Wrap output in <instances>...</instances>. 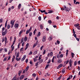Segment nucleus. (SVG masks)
Segmentation results:
<instances>
[{
    "instance_id": "obj_12",
    "label": "nucleus",
    "mask_w": 80,
    "mask_h": 80,
    "mask_svg": "<svg viewBox=\"0 0 80 80\" xmlns=\"http://www.w3.org/2000/svg\"><path fill=\"white\" fill-rule=\"evenodd\" d=\"M80 25V24H74V26L75 27H76L77 28V27H78V26H79Z\"/></svg>"
},
{
    "instance_id": "obj_19",
    "label": "nucleus",
    "mask_w": 80,
    "mask_h": 80,
    "mask_svg": "<svg viewBox=\"0 0 80 80\" xmlns=\"http://www.w3.org/2000/svg\"><path fill=\"white\" fill-rule=\"evenodd\" d=\"M29 66H27L25 69V71L26 72H27V71H28V68H29Z\"/></svg>"
},
{
    "instance_id": "obj_44",
    "label": "nucleus",
    "mask_w": 80,
    "mask_h": 80,
    "mask_svg": "<svg viewBox=\"0 0 80 80\" xmlns=\"http://www.w3.org/2000/svg\"><path fill=\"white\" fill-rule=\"evenodd\" d=\"M32 35V32H30L29 33V35L30 36V37H31Z\"/></svg>"
},
{
    "instance_id": "obj_47",
    "label": "nucleus",
    "mask_w": 80,
    "mask_h": 80,
    "mask_svg": "<svg viewBox=\"0 0 80 80\" xmlns=\"http://www.w3.org/2000/svg\"><path fill=\"white\" fill-rule=\"evenodd\" d=\"M62 78V76H60L58 78V79L57 80H60V79H61V78Z\"/></svg>"
},
{
    "instance_id": "obj_6",
    "label": "nucleus",
    "mask_w": 80,
    "mask_h": 80,
    "mask_svg": "<svg viewBox=\"0 0 80 80\" xmlns=\"http://www.w3.org/2000/svg\"><path fill=\"white\" fill-rule=\"evenodd\" d=\"M63 66V64H60L59 65H58V66L57 67L58 69H59L60 68H61V67H62Z\"/></svg>"
},
{
    "instance_id": "obj_63",
    "label": "nucleus",
    "mask_w": 80,
    "mask_h": 80,
    "mask_svg": "<svg viewBox=\"0 0 80 80\" xmlns=\"http://www.w3.org/2000/svg\"><path fill=\"white\" fill-rule=\"evenodd\" d=\"M78 42H79V39L78 38H76Z\"/></svg>"
},
{
    "instance_id": "obj_24",
    "label": "nucleus",
    "mask_w": 80,
    "mask_h": 80,
    "mask_svg": "<svg viewBox=\"0 0 80 80\" xmlns=\"http://www.w3.org/2000/svg\"><path fill=\"white\" fill-rule=\"evenodd\" d=\"M32 26H31L30 27V28L29 29L28 31H29V32H31V31H32Z\"/></svg>"
},
{
    "instance_id": "obj_59",
    "label": "nucleus",
    "mask_w": 80,
    "mask_h": 80,
    "mask_svg": "<svg viewBox=\"0 0 80 80\" xmlns=\"http://www.w3.org/2000/svg\"><path fill=\"white\" fill-rule=\"evenodd\" d=\"M70 79V75L69 76V78H67V80H69Z\"/></svg>"
},
{
    "instance_id": "obj_46",
    "label": "nucleus",
    "mask_w": 80,
    "mask_h": 80,
    "mask_svg": "<svg viewBox=\"0 0 80 80\" xmlns=\"http://www.w3.org/2000/svg\"><path fill=\"white\" fill-rule=\"evenodd\" d=\"M29 32H30L29 31L27 30L26 31V34H28V33H29Z\"/></svg>"
},
{
    "instance_id": "obj_9",
    "label": "nucleus",
    "mask_w": 80,
    "mask_h": 80,
    "mask_svg": "<svg viewBox=\"0 0 80 80\" xmlns=\"http://www.w3.org/2000/svg\"><path fill=\"white\" fill-rule=\"evenodd\" d=\"M24 78V75H22L19 78V79L20 80H22V79H23V78Z\"/></svg>"
},
{
    "instance_id": "obj_16",
    "label": "nucleus",
    "mask_w": 80,
    "mask_h": 80,
    "mask_svg": "<svg viewBox=\"0 0 80 80\" xmlns=\"http://www.w3.org/2000/svg\"><path fill=\"white\" fill-rule=\"evenodd\" d=\"M22 71H19V73H18L19 77H20V74H21V73H22Z\"/></svg>"
},
{
    "instance_id": "obj_62",
    "label": "nucleus",
    "mask_w": 80,
    "mask_h": 80,
    "mask_svg": "<svg viewBox=\"0 0 80 80\" xmlns=\"http://www.w3.org/2000/svg\"><path fill=\"white\" fill-rule=\"evenodd\" d=\"M25 61H26V63H28V59H26Z\"/></svg>"
},
{
    "instance_id": "obj_26",
    "label": "nucleus",
    "mask_w": 80,
    "mask_h": 80,
    "mask_svg": "<svg viewBox=\"0 0 80 80\" xmlns=\"http://www.w3.org/2000/svg\"><path fill=\"white\" fill-rule=\"evenodd\" d=\"M15 58V56H13V58H12V62H13V61H14Z\"/></svg>"
},
{
    "instance_id": "obj_23",
    "label": "nucleus",
    "mask_w": 80,
    "mask_h": 80,
    "mask_svg": "<svg viewBox=\"0 0 80 80\" xmlns=\"http://www.w3.org/2000/svg\"><path fill=\"white\" fill-rule=\"evenodd\" d=\"M49 54L50 57H52V56H53V52H50Z\"/></svg>"
},
{
    "instance_id": "obj_15",
    "label": "nucleus",
    "mask_w": 80,
    "mask_h": 80,
    "mask_svg": "<svg viewBox=\"0 0 80 80\" xmlns=\"http://www.w3.org/2000/svg\"><path fill=\"white\" fill-rule=\"evenodd\" d=\"M19 54H20V52H18L17 53L16 57H17L18 58V57H19Z\"/></svg>"
},
{
    "instance_id": "obj_21",
    "label": "nucleus",
    "mask_w": 80,
    "mask_h": 80,
    "mask_svg": "<svg viewBox=\"0 0 80 80\" xmlns=\"http://www.w3.org/2000/svg\"><path fill=\"white\" fill-rule=\"evenodd\" d=\"M37 45V43H36L34 44L33 46V48H35L36 46Z\"/></svg>"
},
{
    "instance_id": "obj_1",
    "label": "nucleus",
    "mask_w": 80,
    "mask_h": 80,
    "mask_svg": "<svg viewBox=\"0 0 80 80\" xmlns=\"http://www.w3.org/2000/svg\"><path fill=\"white\" fill-rule=\"evenodd\" d=\"M4 30L5 31H4ZM7 33V29H6L5 30V28H3L2 29V36H4Z\"/></svg>"
},
{
    "instance_id": "obj_13",
    "label": "nucleus",
    "mask_w": 80,
    "mask_h": 80,
    "mask_svg": "<svg viewBox=\"0 0 80 80\" xmlns=\"http://www.w3.org/2000/svg\"><path fill=\"white\" fill-rule=\"evenodd\" d=\"M21 7H22V4H19L18 7V9H20L21 8Z\"/></svg>"
},
{
    "instance_id": "obj_60",
    "label": "nucleus",
    "mask_w": 80,
    "mask_h": 80,
    "mask_svg": "<svg viewBox=\"0 0 80 80\" xmlns=\"http://www.w3.org/2000/svg\"><path fill=\"white\" fill-rule=\"evenodd\" d=\"M32 52L30 51V53H29V55H32Z\"/></svg>"
},
{
    "instance_id": "obj_31",
    "label": "nucleus",
    "mask_w": 80,
    "mask_h": 80,
    "mask_svg": "<svg viewBox=\"0 0 80 80\" xmlns=\"http://www.w3.org/2000/svg\"><path fill=\"white\" fill-rule=\"evenodd\" d=\"M43 62V59H41L40 61L39 62V63H41Z\"/></svg>"
},
{
    "instance_id": "obj_7",
    "label": "nucleus",
    "mask_w": 80,
    "mask_h": 80,
    "mask_svg": "<svg viewBox=\"0 0 80 80\" xmlns=\"http://www.w3.org/2000/svg\"><path fill=\"white\" fill-rule=\"evenodd\" d=\"M62 62V61L61 59H59L58 60V62L59 63H60Z\"/></svg>"
},
{
    "instance_id": "obj_36",
    "label": "nucleus",
    "mask_w": 80,
    "mask_h": 80,
    "mask_svg": "<svg viewBox=\"0 0 80 80\" xmlns=\"http://www.w3.org/2000/svg\"><path fill=\"white\" fill-rule=\"evenodd\" d=\"M20 42H19L18 44V48H19L20 47Z\"/></svg>"
},
{
    "instance_id": "obj_20",
    "label": "nucleus",
    "mask_w": 80,
    "mask_h": 80,
    "mask_svg": "<svg viewBox=\"0 0 80 80\" xmlns=\"http://www.w3.org/2000/svg\"><path fill=\"white\" fill-rule=\"evenodd\" d=\"M52 39H53V38H52L51 37V36H50L48 38V40H49V41L52 40Z\"/></svg>"
},
{
    "instance_id": "obj_48",
    "label": "nucleus",
    "mask_w": 80,
    "mask_h": 80,
    "mask_svg": "<svg viewBox=\"0 0 80 80\" xmlns=\"http://www.w3.org/2000/svg\"><path fill=\"white\" fill-rule=\"evenodd\" d=\"M76 28H77V29H78V30H80V26H78Z\"/></svg>"
},
{
    "instance_id": "obj_8",
    "label": "nucleus",
    "mask_w": 80,
    "mask_h": 80,
    "mask_svg": "<svg viewBox=\"0 0 80 80\" xmlns=\"http://www.w3.org/2000/svg\"><path fill=\"white\" fill-rule=\"evenodd\" d=\"M14 27L16 28H17L18 27V23H16L14 25Z\"/></svg>"
},
{
    "instance_id": "obj_14",
    "label": "nucleus",
    "mask_w": 80,
    "mask_h": 80,
    "mask_svg": "<svg viewBox=\"0 0 80 80\" xmlns=\"http://www.w3.org/2000/svg\"><path fill=\"white\" fill-rule=\"evenodd\" d=\"M7 37H5L4 38V41L5 43V44H6L7 42Z\"/></svg>"
},
{
    "instance_id": "obj_53",
    "label": "nucleus",
    "mask_w": 80,
    "mask_h": 80,
    "mask_svg": "<svg viewBox=\"0 0 80 80\" xmlns=\"http://www.w3.org/2000/svg\"><path fill=\"white\" fill-rule=\"evenodd\" d=\"M73 36L75 37V38H77V35L75 34H73Z\"/></svg>"
},
{
    "instance_id": "obj_3",
    "label": "nucleus",
    "mask_w": 80,
    "mask_h": 80,
    "mask_svg": "<svg viewBox=\"0 0 80 80\" xmlns=\"http://www.w3.org/2000/svg\"><path fill=\"white\" fill-rule=\"evenodd\" d=\"M73 61L72 60V59H70L69 62V64L70 67L72 68V66Z\"/></svg>"
},
{
    "instance_id": "obj_33",
    "label": "nucleus",
    "mask_w": 80,
    "mask_h": 80,
    "mask_svg": "<svg viewBox=\"0 0 80 80\" xmlns=\"http://www.w3.org/2000/svg\"><path fill=\"white\" fill-rule=\"evenodd\" d=\"M24 39V38H22L21 39V43H23V39Z\"/></svg>"
},
{
    "instance_id": "obj_5",
    "label": "nucleus",
    "mask_w": 80,
    "mask_h": 80,
    "mask_svg": "<svg viewBox=\"0 0 80 80\" xmlns=\"http://www.w3.org/2000/svg\"><path fill=\"white\" fill-rule=\"evenodd\" d=\"M26 55H24L23 56V57L21 59L22 62H23V61L24 60H25V58H26Z\"/></svg>"
},
{
    "instance_id": "obj_35",
    "label": "nucleus",
    "mask_w": 80,
    "mask_h": 80,
    "mask_svg": "<svg viewBox=\"0 0 80 80\" xmlns=\"http://www.w3.org/2000/svg\"><path fill=\"white\" fill-rule=\"evenodd\" d=\"M37 32V29H35V30H34L33 31V33H34V35H35V33H36V32Z\"/></svg>"
},
{
    "instance_id": "obj_10",
    "label": "nucleus",
    "mask_w": 80,
    "mask_h": 80,
    "mask_svg": "<svg viewBox=\"0 0 80 80\" xmlns=\"http://www.w3.org/2000/svg\"><path fill=\"white\" fill-rule=\"evenodd\" d=\"M64 10H66L67 12V11H68V12H69V10H68V8H67L66 6H65V8H64Z\"/></svg>"
},
{
    "instance_id": "obj_22",
    "label": "nucleus",
    "mask_w": 80,
    "mask_h": 80,
    "mask_svg": "<svg viewBox=\"0 0 80 80\" xmlns=\"http://www.w3.org/2000/svg\"><path fill=\"white\" fill-rule=\"evenodd\" d=\"M23 33V30H21L19 33V35H21V34H22Z\"/></svg>"
},
{
    "instance_id": "obj_43",
    "label": "nucleus",
    "mask_w": 80,
    "mask_h": 80,
    "mask_svg": "<svg viewBox=\"0 0 80 80\" xmlns=\"http://www.w3.org/2000/svg\"><path fill=\"white\" fill-rule=\"evenodd\" d=\"M20 50L21 52H23V48H21Z\"/></svg>"
},
{
    "instance_id": "obj_52",
    "label": "nucleus",
    "mask_w": 80,
    "mask_h": 80,
    "mask_svg": "<svg viewBox=\"0 0 80 80\" xmlns=\"http://www.w3.org/2000/svg\"><path fill=\"white\" fill-rule=\"evenodd\" d=\"M14 46H13L12 47V50H11V51L12 52V51H13V50H14Z\"/></svg>"
},
{
    "instance_id": "obj_28",
    "label": "nucleus",
    "mask_w": 80,
    "mask_h": 80,
    "mask_svg": "<svg viewBox=\"0 0 80 80\" xmlns=\"http://www.w3.org/2000/svg\"><path fill=\"white\" fill-rule=\"evenodd\" d=\"M38 19L39 21H41V20H42V18L41 17V16L39 17Z\"/></svg>"
},
{
    "instance_id": "obj_32",
    "label": "nucleus",
    "mask_w": 80,
    "mask_h": 80,
    "mask_svg": "<svg viewBox=\"0 0 80 80\" xmlns=\"http://www.w3.org/2000/svg\"><path fill=\"white\" fill-rule=\"evenodd\" d=\"M16 60L17 61H19L20 60V58H16Z\"/></svg>"
},
{
    "instance_id": "obj_51",
    "label": "nucleus",
    "mask_w": 80,
    "mask_h": 80,
    "mask_svg": "<svg viewBox=\"0 0 80 80\" xmlns=\"http://www.w3.org/2000/svg\"><path fill=\"white\" fill-rule=\"evenodd\" d=\"M7 22H6L5 24V28H6V27H7Z\"/></svg>"
},
{
    "instance_id": "obj_40",
    "label": "nucleus",
    "mask_w": 80,
    "mask_h": 80,
    "mask_svg": "<svg viewBox=\"0 0 80 80\" xmlns=\"http://www.w3.org/2000/svg\"><path fill=\"white\" fill-rule=\"evenodd\" d=\"M63 55L62 54H61L60 55V58H62V57H63Z\"/></svg>"
},
{
    "instance_id": "obj_45",
    "label": "nucleus",
    "mask_w": 80,
    "mask_h": 80,
    "mask_svg": "<svg viewBox=\"0 0 80 80\" xmlns=\"http://www.w3.org/2000/svg\"><path fill=\"white\" fill-rule=\"evenodd\" d=\"M48 22L49 23V24H51V23H52V21H51V20H50L48 21Z\"/></svg>"
},
{
    "instance_id": "obj_56",
    "label": "nucleus",
    "mask_w": 80,
    "mask_h": 80,
    "mask_svg": "<svg viewBox=\"0 0 80 80\" xmlns=\"http://www.w3.org/2000/svg\"><path fill=\"white\" fill-rule=\"evenodd\" d=\"M60 19V17L58 16H57L56 17V19H57V20H58Z\"/></svg>"
},
{
    "instance_id": "obj_37",
    "label": "nucleus",
    "mask_w": 80,
    "mask_h": 80,
    "mask_svg": "<svg viewBox=\"0 0 80 80\" xmlns=\"http://www.w3.org/2000/svg\"><path fill=\"white\" fill-rule=\"evenodd\" d=\"M72 58H73V57H74V53L72 52Z\"/></svg>"
},
{
    "instance_id": "obj_50",
    "label": "nucleus",
    "mask_w": 80,
    "mask_h": 80,
    "mask_svg": "<svg viewBox=\"0 0 80 80\" xmlns=\"http://www.w3.org/2000/svg\"><path fill=\"white\" fill-rule=\"evenodd\" d=\"M29 46V43H27L26 46V47H28Z\"/></svg>"
},
{
    "instance_id": "obj_49",
    "label": "nucleus",
    "mask_w": 80,
    "mask_h": 80,
    "mask_svg": "<svg viewBox=\"0 0 80 80\" xmlns=\"http://www.w3.org/2000/svg\"><path fill=\"white\" fill-rule=\"evenodd\" d=\"M57 44H58V45H59V44L60 43V41L57 40Z\"/></svg>"
},
{
    "instance_id": "obj_25",
    "label": "nucleus",
    "mask_w": 80,
    "mask_h": 80,
    "mask_svg": "<svg viewBox=\"0 0 80 80\" xmlns=\"http://www.w3.org/2000/svg\"><path fill=\"white\" fill-rule=\"evenodd\" d=\"M65 69H63L62 71V73H65Z\"/></svg>"
},
{
    "instance_id": "obj_42",
    "label": "nucleus",
    "mask_w": 80,
    "mask_h": 80,
    "mask_svg": "<svg viewBox=\"0 0 80 80\" xmlns=\"http://www.w3.org/2000/svg\"><path fill=\"white\" fill-rule=\"evenodd\" d=\"M2 22H3V19L2 18H1L0 19V23H2Z\"/></svg>"
},
{
    "instance_id": "obj_38",
    "label": "nucleus",
    "mask_w": 80,
    "mask_h": 80,
    "mask_svg": "<svg viewBox=\"0 0 80 80\" xmlns=\"http://www.w3.org/2000/svg\"><path fill=\"white\" fill-rule=\"evenodd\" d=\"M44 47V46L43 45H42L41 48H40V49L41 50H42V49H43V48Z\"/></svg>"
},
{
    "instance_id": "obj_39",
    "label": "nucleus",
    "mask_w": 80,
    "mask_h": 80,
    "mask_svg": "<svg viewBox=\"0 0 80 80\" xmlns=\"http://www.w3.org/2000/svg\"><path fill=\"white\" fill-rule=\"evenodd\" d=\"M46 53V50H44L43 53V55H44V54H45Z\"/></svg>"
},
{
    "instance_id": "obj_29",
    "label": "nucleus",
    "mask_w": 80,
    "mask_h": 80,
    "mask_svg": "<svg viewBox=\"0 0 80 80\" xmlns=\"http://www.w3.org/2000/svg\"><path fill=\"white\" fill-rule=\"evenodd\" d=\"M67 52L66 54V56L67 57L68 56V50H67Z\"/></svg>"
},
{
    "instance_id": "obj_2",
    "label": "nucleus",
    "mask_w": 80,
    "mask_h": 80,
    "mask_svg": "<svg viewBox=\"0 0 80 80\" xmlns=\"http://www.w3.org/2000/svg\"><path fill=\"white\" fill-rule=\"evenodd\" d=\"M15 20H14L13 21V20L11 21L10 23L11 25H12L11 26V28H12V27H13V26L14 25V23H15Z\"/></svg>"
},
{
    "instance_id": "obj_17",
    "label": "nucleus",
    "mask_w": 80,
    "mask_h": 80,
    "mask_svg": "<svg viewBox=\"0 0 80 80\" xmlns=\"http://www.w3.org/2000/svg\"><path fill=\"white\" fill-rule=\"evenodd\" d=\"M40 29H41V30H42V29L43 28V25H40Z\"/></svg>"
},
{
    "instance_id": "obj_4",
    "label": "nucleus",
    "mask_w": 80,
    "mask_h": 80,
    "mask_svg": "<svg viewBox=\"0 0 80 80\" xmlns=\"http://www.w3.org/2000/svg\"><path fill=\"white\" fill-rule=\"evenodd\" d=\"M46 37L45 36H43L42 38V41L43 42H45V41H46Z\"/></svg>"
},
{
    "instance_id": "obj_58",
    "label": "nucleus",
    "mask_w": 80,
    "mask_h": 80,
    "mask_svg": "<svg viewBox=\"0 0 80 80\" xmlns=\"http://www.w3.org/2000/svg\"><path fill=\"white\" fill-rule=\"evenodd\" d=\"M57 58H60V56L58 55L57 56Z\"/></svg>"
},
{
    "instance_id": "obj_30",
    "label": "nucleus",
    "mask_w": 80,
    "mask_h": 80,
    "mask_svg": "<svg viewBox=\"0 0 80 80\" xmlns=\"http://www.w3.org/2000/svg\"><path fill=\"white\" fill-rule=\"evenodd\" d=\"M10 27V25L8 24L7 26V29H9Z\"/></svg>"
},
{
    "instance_id": "obj_18",
    "label": "nucleus",
    "mask_w": 80,
    "mask_h": 80,
    "mask_svg": "<svg viewBox=\"0 0 80 80\" xmlns=\"http://www.w3.org/2000/svg\"><path fill=\"white\" fill-rule=\"evenodd\" d=\"M49 66H50V64H48L47 65H46V66L45 69H47V68H48V67H49Z\"/></svg>"
},
{
    "instance_id": "obj_41",
    "label": "nucleus",
    "mask_w": 80,
    "mask_h": 80,
    "mask_svg": "<svg viewBox=\"0 0 80 80\" xmlns=\"http://www.w3.org/2000/svg\"><path fill=\"white\" fill-rule=\"evenodd\" d=\"M52 12H53V11H52L50 10L49 12H48V13H52Z\"/></svg>"
},
{
    "instance_id": "obj_64",
    "label": "nucleus",
    "mask_w": 80,
    "mask_h": 80,
    "mask_svg": "<svg viewBox=\"0 0 80 80\" xmlns=\"http://www.w3.org/2000/svg\"><path fill=\"white\" fill-rule=\"evenodd\" d=\"M16 77H14V78L12 79V80H16Z\"/></svg>"
},
{
    "instance_id": "obj_57",
    "label": "nucleus",
    "mask_w": 80,
    "mask_h": 80,
    "mask_svg": "<svg viewBox=\"0 0 80 80\" xmlns=\"http://www.w3.org/2000/svg\"><path fill=\"white\" fill-rule=\"evenodd\" d=\"M38 64V62H37L35 63V66H37Z\"/></svg>"
},
{
    "instance_id": "obj_54",
    "label": "nucleus",
    "mask_w": 80,
    "mask_h": 80,
    "mask_svg": "<svg viewBox=\"0 0 80 80\" xmlns=\"http://www.w3.org/2000/svg\"><path fill=\"white\" fill-rule=\"evenodd\" d=\"M7 57L4 58V59H3V61L4 62V61H6V60H7Z\"/></svg>"
},
{
    "instance_id": "obj_27",
    "label": "nucleus",
    "mask_w": 80,
    "mask_h": 80,
    "mask_svg": "<svg viewBox=\"0 0 80 80\" xmlns=\"http://www.w3.org/2000/svg\"><path fill=\"white\" fill-rule=\"evenodd\" d=\"M32 75L33 77H36V76L37 75H36V74L35 73H33L32 74Z\"/></svg>"
},
{
    "instance_id": "obj_61",
    "label": "nucleus",
    "mask_w": 80,
    "mask_h": 80,
    "mask_svg": "<svg viewBox=\"0 0 80 80\" xmlns=\"http://www.w3.org/2000/svg\"><path fill=\"white\" fill-rule=\"evenodd\" d=\"M50 63V59H49L48 60V61L47 62V63L48 64V63Z\"/></svg>"
},
{
    "instance_id": "obj_11",
    "label": "nucleus",
    "mask_w": 80,
    "mask_h": 80,
    "mask_svg": "<svg viewBox=\"0 0 80 80\" xmlns=\"http://www.w3.org/2000/svg\"><path fill=\"white\" fill-rule=\"evenodd\" d=\"M27 39H28L27 37V36H25V37L24 39V42H27Z\"/></svg>"
},
{
    "instance_id": "obj_34",
    "label": "nucleus",
    "mask_w": 80,
    "mask_h": 80,
    "mask_svg": "<svg viewBox=\"0 0 80 80\" xmlns=\"http://www.w3.org/2000/svg\"><path fill=\"white\" fill-rule=\"evenodd\" d=\"M41 12V13H44V12H45V10H41L40 11Z\"/></svg>"
},
{
    "instance_id": "obj_55",
    "label": "nucleus",
    "mask_w": 80,
    "mask_h": 80,
    "mask_svg": "<svg viewBox=\"0 0 80 80\" xmlns=\"http://www.w3.org/2000/svg\"><path fill=\"white\" fill-rule=\"evenodd\" d=\"M33 59H34V62H35L37 61V59H35V58H34Z\"/></svg>"
}]
</instances>
